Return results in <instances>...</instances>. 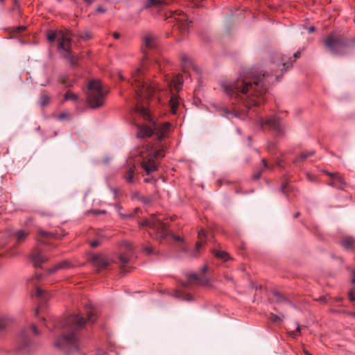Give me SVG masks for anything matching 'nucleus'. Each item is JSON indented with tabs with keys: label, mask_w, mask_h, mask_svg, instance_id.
<instances>
[{
	"label": "nucleus",
	"mask_w": 355,
	"mask_h": 355,
	"mask_svg": "<svg viewBox=\"0 0 355 355\" xmlns=\"http://www.w3.org/2000/svg\"><path fill=\"white\" fill-rule=\"evenodd\" d=\"M155 66H157L161 71H162V70H165L166 67V64H164V65L162 67V64H161V63H159V62H157L155 63Z\"/></svg>",
	"instance_id": "nucleus-47"
},
{
	"label": "nucleus",
	"mask_w": 355,
	"mask_h": 355,
	"mask_svg": "<svg viewBox=\"0 0 355 355\" xmlns=\"http://www.w3.org/2000/svg\"><path fill=\"white\" fill-rule=\"evenodd\" d=\"M78 99V96L76 94H73V93L71 92L70 91H67L64 94V100L65 101L72 100L74 101H77Z\"/></svg>",
	"instance_id": "nucleus-34"
},
{
	"label": "nucleus",
	"mask_w": 355,
	"mask_h": 355,
	"mask_svg": "<svg viewBox=\"0 0 355 355\" xmlns=\"http://www.w3.org/2000/svg\"><path fill=\"white\" fill-rule=\"evenodd\" d=\"M33 347V343L30 335L29 329H23L15 339V348L17 352H26Z\"/></svg>",
	"instance_id": "nucleus-12"
},
{
	"label": "nucleus",
	"mask_w": 355,
	"mask_h": 355,
	"mask_svg": "<svg viewBox=\"0 0 355 355\" xmlns=\"http://www.w3.org/2000/svg\"><path fill=\"white\" fill-rule=\"evenodd\" d=\"M87 319L83 315L73 313L63 319L57 324V327L62 329V334L58 337L55 346L66 354H73L80 350L78 331L84 325L94 323L97 320L96 312L90 303L85 304Z\"/></svg>",
	"instance_id": "nucleus-3"
},
{
	"label": "nucleus",
	"mask_w": 355,
	"mask_h": 355,
	"mask_svg": "<svg viewBox=\"0 0 355 355\" xmlns=\"http://www.w3.org/2000/svg\"><path fill=\"white\" fill-rule=\"evenodd\" d=\"M135 162L132 159L126 160L125 164L121 168V177L128 184H134L138 180V178L135 173Z\"/></svg>",
	"instance_id": "nucleus-13"
},
{
	"label": "nucleus",
	"mask_w": 355,
	"mask_h": 355,
	"mask_svg": "<svg viewBox=\"0 0 355 355\" xmlns=\"http://www.w3.org/2000/svg\"><path fill=\"white\" fill-rule=\"evenodd\" d=\"M293 190V187L289 184H283L281 187L282 193H284V195H286V196L288 200H290L289 192L292 191Z\"/></svg>",
	"instance_id": "nucleus-30"
},
{
	"label": "nucleus",
	"mask_w": 355,
	"mask_h": 355,
	"mask_svg": "<svg viewBox=\"0 0 355 355\" xmlns=\"http://www.w3.org/2000/svg\"><path fill=\"white\" fill-rule=\"evenodd\" d=\"M315 30V28L314 26H310L309 28H308V32L309 33H312Z\"/></svg>",
	"instance_id": "nucleus-58"
},
{
	"label": "nucleus",
	"mask_w": 355,
	"mask_h": 355,
	"mask_svg": "<svg viewBox=\"0 0 355 355\" xmlns=\"http://www.w3.org/2000/svg\"><path fill=\"white\" fill-rule=\"evenodd\" d=\"M300 54H301V53H300V51H297V52H295V53L293 54V57H294L295 60V59L299 58L300 57Z\"/></svg>",
	"instance_id": "nucleus-52"
},
{
	"label": "nucleus",
	"mask_w": 355,
	"mask_h": 355,
	"mask_svg": "<svg viewBox=\"0 0 355 355\" xmlns=\"http://www.w3.org/2000/svg\"><path fill=\"white\" fill-rule=\"evenodd\" d=\"M262 163L265 168H269L268 163L266 162V161L264 159H262Z\"/></svg>",
	"instance_id": "nucleus-59"
},
{
	"label": "nucleus",
	"mask_w": 355,
	"mask_h": 355,
	"mask_svg": "<svg viewBox=\"0 0 355 355\" xmlns=\"http://www.w3.org/2000/svg\"><path fill=\"white\" fill-rule=\"evenodd\" d=\"M158 46V38L157 35L153 33H148L144 36L143 51L147 54V50H155Z\"/></svg>",
	"instance_id": "nucleus-16"
},
{
	"label": "nucleus",
	"mask_w": 355,
	"mask_h": 355,
	"mask_svg": "<svg viewBox=\"0 0 355 355\" xmlns=\"http://www.w3.org/2000/svg\"><path fill=\"white\" fill-rule=\"evenodd\" d=\"M60 37H58V49L62 54V56L68 60L71 66L76 65V58L71 53V39L62 32L60 33Z\"/></svg>",
	"instance_id": "nucleus-11"
},
{
	"label": "nucleus",
	"mask_w": 355,
	"mask_h": 355,
	"mask_svg": "<svg viewBox=\"0 0 355 355\" xmlns=\"http://www.w3.org/2000/svg\"><path fill=\"white\" fill-rule=\"evenodd\" d=\"M236 132L239 134V135H241V130L239 128H236Z\"/></svg>",
	"instance_id": "nucleus-64"
},
{
	"label": "nucleus",
	"mask_w": 355,
	"mask_h": 355,
	"mask_svg": "<svg viewBox=\"0 0 355 355\" xmlns=\"http://www.w3.org/2000/svg\"><path fill=\"white\" fill-rule=\"evenodd\" d=\"M28 235V232H25L24 230H19L15 233V237L17 243H21L25 240V239Z\"/></svg>",
	"instance_id": "nucleus-29"
},
{
	"label": "nucleus",
	"mask_w": 355,
	"mask_h": 355,
	"mask_svg": "<svg viewBox=\"0 0 355 355\" xmlns=\"http://www.w3.org/2000/svg\"><path fill=\"white\" fill-rule=\"evenodd\" d=\"M53 238L58 239L59 236L55 232H49L42 229L37 230V242L39 245L45 244V240Z\"/></svg>",
	"instance_id": "nucleus-20"
},
{
	"label": "nucleus",
	"mask_w": 355,
	"mask_h": 355,
	"mask_svg": "<svg viewBox=\"0 0 355 355\" xmlns=\"http://www.w3.org/2000/svg\"><path fill=\"white\" fill-rule=\"evenodd\" d=\"M273 295L274 296L276 297L277 302H289L288 300L285 297H284L278 291H274L273 292Z\"/></svg>",
	"instance_id": "nucleus-36"
},
{
	"label": "nucleus",
	"mask_w": 355,
	"mask_h": 355,
	"mask_svg": "<svg viewBox=\"0 0 355 355\" xmlns=\"http://www.w3.org/2000/svg\"><path fill=\"white\" fill-rule=\"evenodd\" d=\"M73 267V265L67 260H63L61 262L57 263L53 267L47 269L46 272L49 274L56 272L60 270H67Z\"/></svg>",
	"instance_id": "nucleus-21"
},
{
	"label": "nucleus",
	"mask_w": 355,
	"mask_h": 355,
	"mask_svg": "<svg viewBox=\"0 0 355 355\" xmlns=\"http://www.w3.org/2000/svg\"><path fill=\"white\" fill-rule=\"evenodd\" d=\"M214 254L218 259H222L225 261L230 259V255L225 251L215 250L214 251Z\"/></svg>",
	"instance_id": "nucleus-28"
},
{
	"label": "nucleus",
	"mask_w": 355,
	"mask_h": 355,
	"mask_svg": "<svg viewBox=\"0 0 355 355\" xmlns=\"http://www.w3.org/2000/svg\"><path fill=\"white\" fill-rule=\"evenodd\" d=\"M35 295L37 297L43 298L44 300L47 299L50 296L49 294L46 292V291L39 287L35 288Z\"/></svg>",
	"instance_id": "nucleus-32"
},
{
	"label": "nucleus",
	"mask_w": 355,
	"mask_h": 355,
	"mask_svg": "<svg viewBox=\"0 0 355 355\" xmlns=\"http://www.w3.org/2000/svg\"><path fill=\"white\" fill-rule=\"evenodd\" d=\"M67 117H68L67 114V113H65V112H62V113H61V114H60L58 115V119L59 120H63V119H66V118H67Z\"/></svg>",
	"instance_id": "nucleus-46"
},
{
	"label": "nucleus",
	"mask_w": 355,
	"mask_h": 355,
	"mask_svg": "<svg viewBox=\"0 0 355 355\" xmlns=\"http://www.w3.org/2000/svg\"><path fill=\"white\" fill-rule=\"evenodd\" d=\"M111 160V157H106L104 158L103 159V162L105 164H108L110 162V161Z\"/></svg>",
	"instance_id": "nucleus-55"
},
{
	"label": "nucleus",
	"mask_w": 355,
	"mask_h": 355,
	"mask_svg": "<svg viewBox=\"0 0 355 355\" xmlns=\"http://www.w3.org/2000/svg\"><path fill=\"white\" fill-rule=\"evenodd\" d=\"M102 242V238H99L98 239H96V240H94V241H92L90 242V245L91 247L92 248H96L98 247Z\"/></svg>",
	"instance_id": "nucleus-39"
},
{
	"label": "nucleus",
	"mask_w": 355,
	"mask_h": 355,
	"mask_svg": "<svg viewBox=\"0 0 355 355\" xmlns=\"http://www.w3.org/2000/svg\"><path fill=\"white\" fill-rule=\"evenodd\" d=\"M141 201L144 203V204H148L150 202L151 200L149 198H141Z\"/></svg>",
	"instance_id": "nucleus-48"
},
{
	"label": "nucleus",
	"mask_w": 355,
	"mask_h": 355,
	"mask_svg": "<svg viewBox=\"0 0 355 355\" xmlns=\"http://www.w3.org/2000/svg\"><path fill=\"white\" fill-rule=\"evenodd\" d=\"M92 263L98 271L105 269L110 264L107 257L103 254H95L92 257Z\"/></svg>",
	"instance_id": "nucleus-17"
},
{
	"label": "nucleus",
	"mask_w": 355,
	"mask_h": 355,
	"mask_svg": "<svg viewBox=\"0 0 355 355\" xmlns=\"http://www.w3.org/2000/svg\"><path fill=\"white\" fill-rule=\"evenodd\" d=\"M174 239L178 241H180L182 240L180 236H174Z\"/></svg>",
	"instance_id": "nucleus-63"
},
{
	"label": "nucleus",
	"mask_w": 355,
	"mask_h": 355,
	"mask_svg": "<svg viewBox=\"0 0 355 355\" xmlns=\"http://www.w3.org/2000/svg\"><path fill=\"white\" fill-rule=\"evenodd\" d=\"M325 173H327V175H329L331 180L329 183V185L343 189L344 188V186L345 185V180L339 175L338 173H329L327 171H324Z\"/></svg>",
	"instance_id": "nucleus-19"
},
{
	"label": "nucleus",
	"mask_w": 355,
	"mask_h": 355,
	"mask_svg": "<svg viewBox=\"0 0 355 355\" xmlns=\"http://www.w3.org/2000/svg\"><path fill=\"white\" fill-rule=\"evenodd\" d=\"M47 38L49 42H54L56 38V35L55 33H49Z\"/></svg>",
	"instance_id": "nucleus-40"
},
{
	"label": "nucleus",
	"mask_w": 355,
	"mask_h": 355,
	"mask_svg": "<svg viewBox=\"0 0 355 355\" xmlns=\"http://www.w3.org/2000/svg\"><path fill=\"white\" fill-rule=\"evenodd\" d=\"M31 330L35 335L39 334V331H38L37 327L34 324H33L31 325Z\"/></svg>",
	"instance_id": "nucleus-45"
},
{
	"label": "nucleus",
	"mask_w": 355,
	"mask_h": 355,
	"mask_svg": "<svg viewBox=\"0 0 355 355\" xmlns=\"http://www.w3.org/2000/svg\"><path fill=\"white\" fill-rule=\"evenodd\" d=\"M121 248L125 251V253L118 257L116 263L122 268L126 266L129 263L130 257L133 254V247L129 241H123L121 244Z\"/></svg>",
	"instance_id": "nucleus-14"
},
{
	"label": "nucleus",
	"mask_w": 355,
	"mask_h": 355,
	"mask_svg": "<svg viewBox=\"0 0 355 355\" xmlns=\"http://www.w3.org/2000/svg\"><path fill=\"white\" fill-rule=\"evenodd\" d=\"M105 94L103 91L100 81L94 80L87 86V102L92 109L101 107L103 105Z\"/></svg>",
	"instance_id": "nucleus-6"
},
{
	"label": "nucleus",
	"mask_w": 355,
	"mask_h": 355,
	"mask_svg": "<svg viewBox=\"0 0 355 355\" xmlns=\"http://www.w3.org/2000/svg\"><path fill=\"white\" fill-rule=\"evenodd\" d=\"M261 171H260L259 173L256 174V175H254V179H256V180L259 179V178H260V176H261Z\"/></svg>",
	"instance_id": "nucleus-60"
},
{
	"label": "nucleus",
	"mask_w": 355,
	"mask_h": 355,
	"mask_svg": "<svg viewBox=\"0 0 355 355\" xmlns=\"http://www.w3.org/2000/svg\"><path fill=\"white\" fill-rule=\"evenodd\" d=\"M324 44L329 49L332 54L344 55L349 45V41L344 36L333 32L327 35Z\"/></svg>",
	"instance_id": "nucleus-7"
},
{
	"label": "nucleus",
	"mask_w": 355,
	"mask_h": 355,
	"mask_svg": "<svg viewBox=\"0 0 355 355\" xmlns=\"http://www.w3.org/2000/svg\"><path fill=\"white\" fill-rule=\"evenodd\" d=\"M208 269L207 265H204L202 268H201L202 273H205Z\"/></svg>",
	"instance_id": "nucleus-54"
},
{
	"label": "nucleus",
	"mask_w": 355,
	"mask_h": 355,
	"mask_svg": "<svg viewBox=\"0 0 355 355\" xmlns=\"http://www.w3.org/2000/svg\"><path fill=\"white\" fill-rule=\"evenodd\" d=\"M252 120L254 124L260 130H262L266 125L277 137H281L284 134L285 125L277 116H271L264 120L260 115H257V117Z\"/></svg>",
	"instance_id": "nucleus-9"
},
{
	"label": "nucleus",
	"mask_w": 355,
	"mask_h": 355,
	"mask_svg": "<svg viewBox=\"0 0 355 355\" xmlns=\"http://www.w3.org/2000/svg\"><path fill=\"white\" fill-rule=\"evenodd\" d=\"M340 243L346 250L353 249L355 246V239L352 236H344L342 238Z\"/></svg>",
	"instance_id": "nucleus-25"
},
{
	"label": "nucleus",
	"mask_w": 355,
	"mask_h": 355,
	"mask_svg": "<svg viewBox=\"0 0 355 355\" xmlns=\"http://www.w3.org/2000/svg\"><path fill=\"white\" fill-rule=\"evenodd\" d=\"M275 65L278 66L279 67H281L280 68L281 71H286L288 69H289L292 67L293 63L291 62H286L284 58H282L281 60V61L277 62L275 64Z\"/></svg>",
	"instance_id": "nucleus-26"
},
{
	"label": "nucleus",
	"mask_w": 355,
	"mask_h": 355,
	"mask_svg": "<svg viewBox=\"0 0 355 355\" xmlns=\"http://www.w3.org/2000/svg\"><path fill=\"white\" fill-rule=\"evenodd\" d=\"M144 67L137 68L132 73L131 85L133 87L134 98L137 102L151 98L152 101L162 102L165 97H169L170 112L176 114L180 106V101L178 96L171 93L172 89L179 91L183 84V79L179 75L170 78L166 75L163 76L166 85L161 87L159 84L153 82L148 83L144 81Z\"/></svg>",
	"instance_id": "nucleus-2"
},
{
	"label": "nucleus",
	"mask_w": 355,
	"mask_h": 355,
	"mask_svg": "<svg viewBox=\"0 0 355 355\" xmlns=\"http://www.w3.org/2000/svg\"><path fill=\"white\" fill-rule=\"evenodd\" d=\"M284 318V315L283 314L275 315V314L271 313L270 316V320L272 322L277 323V322H282Z\"/></svg>",
	"instance_id": "nucleus-35"
},
{
	"label": "nucleus",
	"mask_w": 355,
	"mask_h": 355,
	"mask_svg": "<svg viewBox=\"0 0 355 355\" xmlns=\"http://www.w3.org/2000/svg\"><path fill=\"white\" fill-rule=\"evenodd\" d=\"M207 232L204 230H200L198 232V237L200 241H198L196 244V248L192 252V256L193 257H197L198 254V252L200 249L202 248L203 245L202 238L206 237Z\"/></svg>",
	"instance_id": "nucleus-23"
},
{
	"label": "nucleus",
	"mask_w": 355,
	"mask_h": 355,
	"mask_svg": "<svg viewBox=\"0 0 355 355\" xmlns=\"http://www.w3.org/2000/svg\"><path fill=\"white\" fill-rule=\"evenodd\" d=\"M113 36H114V37L115 39H119V37H120V35H119V33H114L113 34Z\"/></svg>",
	"instance_id": "nucleus-62"
},
{
	"label": "nucleus",
	"mask_w": 355,
	"mask_h": 355,
	"mask_svg": "<svg viewBox=\"0 0 355 355\" xmlns=\"http://www.w3.org/2000/svg\"><path fill=\"white\" fill-rule=\"evenodd\" d=\"M144 250L148 254H153L154 251L152 247L146 246L144 248Z\"/></svg>",
	"instance_id": "nucleus-43"
},
{
	"label": "nucleus",
	"mask_w": 355,
	"mask_h": 355,
	"mask_svg": "<svg viewBox=\"0 0 355 355\" xmlns=\"http://www.w3.org/2000/svg\"><path fill=\"white\" fill-rule=\"evenodd\" d=\"M31 258L35 267H41L42 263L49 260V257L44 254L43 252L39 249H35L33 252Z\"/></svg>",
	"instance_id": "nucleus-18"
},
{
	"label": "nucleus",
	"mask_w": 355,
	"mask_h": 355,
	"mask_svg": "<svg viewBox=\"0 0 355 355\" xmlns=\"http://www.w3.org/2000/svg\"><path fill=\"white\" fill-rule=\"evenodd\" d=\"M85 2H86L88 5H91L94 0H83Z\"/></svg>",
	"instance_id": "nucleus-61"
},
{
	"label": "nucleus",
	"mask_w": 355,
	"mask_h": 355,
	"mask_svg": "<svg viewBox=\"0 0 355 355\" xmlns=\"http://www.w3.org/2000/svg\"><path fill=\"white\" fill-rule=\"evenodd\" d=\"M51 97L47 94H42L40 96L39 104L42 107H44L49 104Z\"/></svg>",
	"instance_id": "nucleus-31"
},
{
	"label": "nucleus",
	"mask_w": 355,
	"mask_h": 355,
	"mask_svg": "<svg viewBox=\"0 0 355 355\" xmlns=\"http://www.w3.org/2000/svg\"><path fill=\"white\" fill-rule=\"evenodd\" d=\"M181 61V67L184 73L186 71L190 68L195 69V67L191 61V60L186 55L182 54L180 58Z\"/></svg>",
	"instance_id": "nucleus-24"
},
{
	"label": "nucleus",
	"mask_w": 355,
	"mask_h": 355,
	"mask_svg": "<svg viewBox=\"0 0 355 355\" xmlns=\"http://www.w3.org/2000/svg\"><path fill=\"white\" fill-rule=\"evenodd\" d=\"M141 225L148 227L149 228V235L156 239H165L170 234L166 225L155 216H151L149 219L142 222Z\"/></svg>",
	"instance_id": "nucleus-8"
},
{
	"label": "nucleus",
	"mask_w": 355,
	"mask_h": 355,
	"mask_svg": "<svg viewBox=\"0 0 355 355\" xmlns=\"http://www.w3.org/2000/svg\"><path fill=\"white\" fill-rule=\"evenodd\" d=\"M280 80L279 75L252 68L243 71L234 80H223L219 85L223 93L228 96L233 105L243 106L240 110L235 107L233 111L222 107V116L227 119L238 118L241 120L251 119L248 111L252 107L258 106L263 101V95L267 92L268 86Z\"/></svg>",
	"instance_id": "nucleus-1"
},
{
	"label": "nucleus",
	"mask_w": 355,
	"mask_h": 355,
	"mask_svg": "<svg viewBox=\"0 0 355 355\" xmlns=\"http://www.w3.org/2000/svg\"><path fill=\"white\" fill-rule=\"evenodd\" d=\"M60 83L64 87H70L73 85V80L66 76H62L60 78Z\"/></svg>",
	"instance_id": "nucleus-33"
},
{
	"label": "nucleus",
	"mask_w": 355,
	"mask_h": 355,
	"mask_svg": "<svg viewBox=\"0 0 355 355\" xmlns=\"http://www.w3.org/2000/svg\"><path fill=\"white\" fill-rule=\"evenodd\" d=\"M122 218H132L133 216L132 214H120Z\"/></svg>",
	"instance_id": "nucleus-53"
},
{
	"label": "nucleus",
	"mask_w": 355,
	"mask_h": 355,
	"mask_svg": "<svg viewBox=\"0 0 355 355\" xmlns=\"http://www.w3.org/2000/svg\"><path fill=\"white\" fill-rule=\"evenodd\" d=\"M174 296L176 298L185 301H191L193 299L192 296L189 293H185L178 291L175 292Z\"/></svg>",
	"instance_id": "nucleus-27"
},
{
	"label": "nucleus",
	"mask_w": 355,
	"mask_h": 355,
	"mask_svg": "<svg viewBox=\"0 0 355 355\" xmlns=\"http://www.w3.org/2000/svg\"><path fill=\"white\" fill-rule=\"evenodd\" d=\"M144 182L146 183H154L155 180L152 178H148L144 179Z\"/></svg>",
	"instance_id": "nucleus-49"
},
{
	"label": "nucleus",
	"mask_w": 355,
	"mask_h": 355,
	"mask_svg": "<svg viewBox=\"0 0 355 355\" xmlns=\"http://www.w3.org/2000/svg\"><path fill=\"white\" fill-rule=\"evenodd\" d=\"M351 275H352L351 282L352 284H355V269L354 268H351Z\"/></svg>",
	"instance_id": "nucleus-44"
},
{
	"label": "nucleus",
	"mask_w": 355,
	"mask_h": 355,
	"mask_svg": "<svg viewBox=\"0 0 355 355\" xmlns=\"http://www.w3.org/2000/svg\"><path fill=\"white\" fill-rule=\"evenodd\" d=\"M136 112L146 121L148 122V125H137V137L144 138L154 135L159 141H161L165 137L169 130V123L165 122L162 124L156 123L153 121L150 110L144 106L137 105L136 107Z\"/></svg>",
	"instance_id": "nucleus-4"
},
{
	"label": "nucleus",
	"mask_w": 355,
	"mask_h": 355,
	"mask_svg": "<svg viewBox=\"0 0 355 355\" xmlns=\"http://www.w3.org/2000/svg\"><path fill=\"white\" fill-rule=\"evenodd\" d=\"M168 4V0H148L144 6V8H148L150 7H155L158 10L163 8Z\"/></svg>",
	"instance_id": "nucleus-22"
},
{
	"label": "nucleus",
	"mask_w": 355,
	"mask_h": 355,
	"mask_svg": "<svg viewBox=\"0 0 355 355\" xmlns=\"http://www.w3.org/2000/svg\"><path fill=\"white\" fill-rule=\"evenodd\" d=\"M105 210H96V211H94V214L95 215L103 214H105Z\"/></svg>",
	"instance_id": "nucleus-51"
},
{
	"label": "nucleus",
	"mask_w": 355,
	"mask_h": 355,
	"mask_svg": "<svg viewBox=\"0 0 355 355\" xmlns=\"http://www.w3.org/2000/svg\"><path fill=\"white\" fill-rule=\"evenodd\" d=\"M349 297L351 301H355V296L353 295L352 293H349Z\"/></svg>",
	"instance_id": "nucleus-56"
},
{
	"label": "nucleus",
	"mask_w": 355,
	"mask_h": 355,
	"mask_svg": "<svg viewBox=\"0 0 355 355\" xmlns=\"http://www.w3.org/2000/svg\"><path fill=\"white\" fill-rule=\"evenodd\" d=\"M96 12H97L104 13L105 12V9H104L102 6H98L96 8Z\"/></svg>",
	"instance_id": "nucleus-50"
},
{
	"label": "nucleus",
	"mask_w": 355,
	"mask_h": 355,
	"mask_svg": "<svg viewBox=\"0 0 355 355\" xmlns=\"http://www.w3.org/2000/svg\"><path fill=\"white\" fill-rule=\"evenodd\" d=\"M111 191L113 193L114 196L116 198L117 195V189L112 188Z\"/></svg>",
	"instance_id": "nucleus-57"
},
{
	"label": "nucleus",
	"mask_w": 355,
	"mask_h": 355,
	"mask_svg": "<svg viewBox=\"0 0 355 355\" xmlns=\"http://www.w3.org/2000/svg\"><path fill=\"white\" fill-rule=\"evenodd\" d=\"M300 326H299V325H297V328H296L295 331H293V332L291 334V336H293V337H294V338H295V337H296V336L300 334Z\"/></svg>",
	"instance_id": "nucleus-41"
},
{
	"label": "nucleus",
	"mask_w": 355,
	"mask_h": 355,
	"mask_svg": "<svg viewBox=\"0 0 355 355\" xmlns=\"http://www.w3.org/2000/svg\"><path fill=\"white\" fill-rule=\"evenodd\" d=\"M314 153L315 152L313 150L302 153L300 155V156L299 157L298 161H303V160L306 159V158L313 155L314 154Z\"/></svg>",
	"instance_id": "nucleus-37"
},
{
	"label": "nucleus",
	"mask_w": 355,
	"mask_h": 355,
	"mask_svg": "<svg viewBox=\"0 0 355 355\" xmlns=\"http://www.w3.org/2000/svg\"><path fill=\"white\" fill-rule=\"evenodd\" d=\"M165 148L164 145L159 146L147 145L141 149L139 153L142 159L141 166L147 175L157 170V162L164 157Z\"/></svg>",
	"instance_id": "nucleus-5"
},
{
	"label": "nucleus",
	"mask_w": 355,
	"mask_h": 355,
	"mask_svg": "<svg viewBox=\"0 0 355 355\" xmlns=\"http://www.w3.org/2000/svg\"><path fill=\"white\" fill-rule=\"evenodd\" d=\"M187 281L182 283L184 288H187L189 284L196 283L202 286H208L209 280L204 275H198L194 272H188L187 274Z\"/></svg>",
	"instance_id": "nucleus-15"
},
{
	"label": "nucleus",
	"mask_w": 355,
	"mask_h": 355,
	"mask_svg": "<svg viewBox=\"0 0 355 355\" xmlns=\"http://www.w3.org/2000/svg\"><path fill=\"white\" fill-rule=\"evenodd\" d=\"M8 325V321L5 318H1L0 319V332L3 331L6 329V327Z\"/></svg>",
	"instance_id": "nucleus-38"
},
{
	"label": "nucleus",
	"mask_w": 355,
	"mask_h": 355,
	"mask_svg": "<svg viewBox=\"0 0 355 355\" xmlns=\"http://www.w3.org/2000/svg\"><path fill=\"white\" fill-rule=\"evenodd\" d=\"M165 15L166 19H170L168 23L173 24V27L177 28L182 33L189 30L191 21L189 20V17L184 12L178 10L169 11Z\"/></svg>",
	"instance_id": "nucleus-10"
},
{
	"label": "nucleus",
	"mask_w": 355,
	"mask_h": 355,
	"mask_svg": "<svg viewBox=\"0 0 355 355\" xmlns=\"http://www.w3.org/2000/svg\"><path fill=\"white\" fill-rule=\"evenodd\" d=\"M80 37L83 40H89L91 37L88 33H84L82 35H80Z\"/></svg>",
	"instance_id": "nucleus-42"
}]
</instances>
